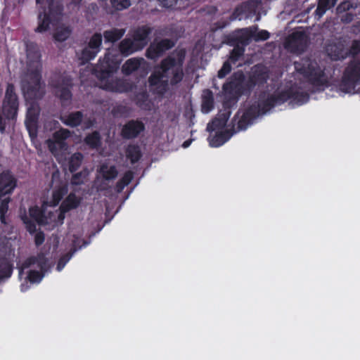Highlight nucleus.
Returning <instances> with one entry per match:
<instances>
[{"mask_svg":"<svg viewBox=\"0 0 360 360\" xmlns=\"http://www.w3.org/2000/svg\"><path fill=\"white\" fill-rule=\"evenodd\" d=\"M82 120V115L80 112L70 113L61 117L62 122L68 126L76 127L79 125Z\"/></svg>","mask_w":360,"mask_h":360,"instance_id":"obj_26","label":"nucleus"},{"mask_svg":"<svg viewBox=\"0 0 360 360\" xmlns=\"http://www.w3.org/2000/svg\"><path fill=\"white\" fill-rule=\"evenodd\" d=\"M289 97L290 92L288 91L281 89L271 96L264 106L258 108L252 106L247 110L240 111L238 114V129L239 130L245 129L257 116L266 113L271 106L283 103Z\"/></svg>","mask_w":360,"mask_h":360,"instance_id":"obj_4","label":"nucleus"},{"mask_svg":"<svg viewBox=\"0 0 360 360\" xmlns=\"http://www.w3.org/2000/svg\"><path fill=\"white\" fill-rule=\"evenodd\" d=\"M85 177H86V174L78 173L73 176L72 182L74 184H79L83 182Z\"/></svg>","mask_w":360,"mask_h":360,"instance_id":"obj_44","label":"nucleus"},{"mask_svg":"<svg viewBox=\"0 0 360 360\" xmlns=\"http://www.w3.org/2000/svg\"><path fill=\"white\" fill-rule=\"evenodd\" d=\"M201 108L204 113L210 112L214 108L213 94L209 90H205L202 92Z\"/></svg>","mask_w":360,"mask_h":360,"instance_id":"obj_24","label":"nucleus"},{"mask_svg":"<svg viewBox=\"0 0 360 360\" xmlns=\"http://www.w3.org/2000/svg\"><path fill=\"white\" fill-rule=\"evenodd\" d=\"M269 33L266 30H259L257 27H252L243 29L240 31L239 41L242 44H246L250 40L260 41L269 39Z\"/></svg>","mask_w":360,"mask_h":360,"instance_id":"obj_14","label":"nucleus"},{"mask_svg":"<svg viewBox=\"0 0 360 360\" xmlns=\"http://www.w3.org/2000/svg\"><path fill=\"white\" fill-rule=\"evenodd\" d=\"M39 113V105L37 103H30V105L27 108V118L25 120V124L30 133L35 130Z\"/></svg>","mask_w":360,"mask_h":360,"instance_id":"obj_19","label":"nucleus"},{"mask_svg":"<svg viewBox=\"0 0 360 360\" xmlns=\"http://www.w3.org/2000/svg\"><path fill=\"white\" fill-rule=\"evenodd\" d=\"M149 30L146 27L137 29L134 34V41L139 49H143L148 43Z\"/></svg>","mask_w":360,"mask_h":360,"instance_id":"obj_23","label":"nucleus"},{"mask_svg":"<svg viewBox=\"0 0 360 360\" xmlns=\"http://www.w3.org/2000/svg\"><path fill=\"white\" fill-rule=\"evenodd\" d=\"M307 97L304 96L303 101H298L297 103H298V104H302L304 102H305L307 101Z\"/></svg>","mask_w":360,"mask_h":360,"instance_id":"obj_51","label":"nucleus"},{"mask_svg":"<svg viewBox=\"0 0 360 360\" xmlns=\"http://www.w3.org/2000/svg\"><path fill=\"white\" fill-rule=\"evenodd\" d=\"M352 8V4L349 1H345L339 5L337 8L338 13L345 12L346 11H349L350 8Z\"/></svg>","mask_w":360,"mask_h":360,"instance_id":"obj_43","label":"nucleus"},{"mask_svg":"<svg viewBox=\"0 0 360 360\" xmlns=\"http://www.w3.org/2000/svg\"><path fill=\"white\" fill-rule=\"evenodd\" d=\"M360 52V41H354L350 46L349 53L352 55Z\"/></svg>","mask_w":360,"mask_h":360,"instance_id":"obj_42","label":"nucleus"},{"mask_svg":"<svg viewBox=\"0 0 360 360\" xmlns=\"http://www.w3.org/2000/svg\"><path fill=\"white\" fill-rule=\"evenodd\" d=\"M145 60L143 58H132L128 59L122 65V71L124 75H130L141 67H145Z\"/></svg>","mask_w":360,"mask_h":360,"instance_id":"obj_21","label":"nucleus"},{"mask_svg":"<svg viewBox=\"0 0 360 360\" xmlns=\"http://www.w3.org/2000/svg\"><path fill=\"white\" fill-rule=\"evenodd\" d=\"M34 240L36 245H41L44 240V234L41 232H37L34 236Z\"/></svg>","mask_w":360,"mask_h":360,"instance_id":"obj_48","label":"nucleus"},{"mask_svg":"<svg viewBox=\"0 0 360 360\" xmlns=\"http://www.w3.org/2000/svg\"><path fill=\"white\" fill-rule=\"evenodd\" d=\"M85 141L90 147L96 148L100 143V136L97 132H94L86 136Z\"/></svg>","mask_w":360,"mask_h":360,"instance_id":"obj_37","label":"nucleus"},{"mask_svg":"<svg viewBox=\"0 0 360 360\" xmlns=\"http://www.w3.org/2000/svg\"><path fill=\"white\" fill-rule=\"evenodd\" d=\"M30 266H32L33 269L29 271L27 278L30 283H39L41 280L43 275L40 272L35 271L34 268L39 267L41 270L46 269L47 267L46 259L43 255L39 256L38 258H30L23 264L22 270L20 272V274H22L24 269Z\"/></svg>","mask_w":360,"mask_h":360,"instance_id":"obj_12","label":"nucleus"},{"mask_svg":"<svg viewBox=\"0 0 360 360\" xmlns=\"http://www.w3.org/2000/svg\"><path fill=\"white\" fill-rule=\"evenodd\" d=\"M191 143V141H186L184 142L182 146L186 148L190 146Z\"/></svg>","mask_w":360,"mask_h":360,"instance_id":"obj_50","label":"nucleus"},{"mask_svg":"<svg viewBox=\"0 0 360 360\" xmlns=\"http://www.w3.org/2000/svg\"><path fill=\"white\" fill-rule=\"evenodd\" d=\"M101 44H102V36L101 34H94L91 37V39L88 43V46H90V48L96 49V51H98V52H99L101 50Z\"/></svg>","mask_w":360,"mask_h":360,"instance_id":"obj_35","label":"nucleus"},{"mask_svg":"<svg viewBox=\"0 0 360 360\" xmlns=\"http://www.w3.org/2000/svg\"><path fill=\"white\" fill-rule=\"evenodd\" d=\"M126 156L131 163L136 162L140 158L139 148L135 146H129L127 149Z\"/></svg>","mask_w":360,"mask_h":360,"instance_id":"obj_34","label":"nucleus"},{"mask_svg":"<svg viewBox=\"0 0 360 360\" xmlns=\"http://www.w3.org/2000/svg\"><path fill=\"white\" fill-rule=\"evenodd\" d=\"M70 135L69 130L61 129L53 135V138L46 141V144L49 150L53 154L58 160L61 161L64 155L68 149V146L65 140Z\"/></svg>","mask_w":360,"mask_h":360,"instance_id":"obj_11","label":"nucleus"},{"mask_svg":"<svg viewBox=\"0 0 360 360\" xmlns=\"http://www.w3.org/2000/svg\"><path fill=\"white\" fill-rule=\"evenodd\" d=\"M256 20H259V16L257 17Z\"/></svg>","mask_w":360,"mask_h":360,"instance_id":"obj_53","label":"nucleus"},{"mask_svg":"<svg viewBox=\"0 0 360 360\" xmlns=\"http://www.w3.org/2000/svg\"><path fill=\"white\" fill-rule=\"evenodd\" d=\"M113 8L121 11L129 8L131 4V0H110Z\"/></svg>","mask_w":360,"mask_h":360,"instance_id":"obj_36","label":"nucleus"},{"mask_svg":"<svg viewBox=\"0 0 360 360\" xmlns=\"http://www.w3.org/2000/svg\"><path fill=\"white\" fill-rule=\"evenodd\" d=\"M174 46L172 41L168 39H164L160 41H155L152 44L147 51V56L151 59H155L162 54L164 51L168 50Z\"/></svg>","mask_w":360,"mask_h":360,"instance_id":"obj_17","label":"nucleus"},{"mask_svg":"<svg viewBox=\"0 0 360 360\" xmlns=\"http://www.w3.org/2000/svg\"><path fill=\"white\" fill-rule=\"evenodd\" d=\"M229 117V112L223 113L207 125V129L212 133L209 138L210 145L212 147H219L230 139L233 133L230 131L226 125Z\"/></svg>","mask_w":360,"mask_h":360,"instance_id":"obj_8","label":"nucleus"},{"mask_svg":"<svg viewBox=\"0 0 360 360\" xmlns=\"http://www.w3.org/2000/svg\"><path fill=\"white\" fill-rule=\"evenodd\" d=\"M98 53V52L96 51V49L90 48V46H87L82 50L79 56V60H82V63H85L94 58Z\"/></svg>","mask_w":360,"mask_h":360,"instance_id":"obj_31","label":"nucleus"},{"mask_svg":"<svg viewBox=\"0 0 360 360\" xmlns=\"http://www.w3.org/2000/svg\"><path fill=\"white\" fill-rule=\"evenodd\" d=\"M267 77L266 68L263 66H257L254 70L251 81L254 84H259L265 82Z\"/></svg>","mask_w":360,"mask_h":360,"instance_id":"obj_25","label":"nucleus"},{"mask_svg":"<svg viewBox=\"0 0 360 360\" xmlns=\"http://www.w3.org/2000/svg\"><path fill=\"white\" fill-rule=\"evenodd\" d=\"M122 61L119 51L114 48L108 50L103 59L95 68V74L99 79L101 88L112 91H121L120 81L114 74L117 71Z\"/></svg>","mask_w":360,"mask_h":360,"instance_id":"obj_2","label":"nucleus"},{"mask_svg":"<svg viewBox=\"0 0 360 360\" xmlns=\"http://www.w3.org/2000/svg\"><path fill=\"white\" fill-rule=\"evenodd\" d=\"M70 256H64L63 257H62L58 263L57 270L58 271H61L66 264V263L70 260Z\"/></svg>","mask_w":360,"mask_h":360,"instance_id":"obj_47","label":"nucleus"},{"mask_svg":"<svg viewBox=\"0 0 360 360\" xmlns=\"http://www.w3.org/2000/svg\"><path fill=\"white\" fill-rule=\"evenodd\" d=\"M1 198V202L0 205V219L2 222H4V214L8 210L10 198L8 197Z\"/></svg>","mask_w":360,"mask_h":360,"instance_id":"obj_38","label":"nucleus"},{"mask_svg":"<svg viewBox=\"0 0 360 360\" xmlns=\"http://www.w3.org/2000/svg\"><path fill=\"white\" fill-rule=\"evenodd\" d=\"M72 30L69 26L61 25L56 27L53 38L56 41H63L66 40L71 34Z\"/></svg>","mask_w":360,"mask_h":360,"instance_id":"obj_27","label":"nucleus"},{"mask_svg":"<svg viewBox=\"0 0 360 360\" xmlns=\"http://www.w3.org/2000/svg\"><path fill=\"white\" fill-rule=\"evenodd\" d=\"M345 46L346 41L340 40L328 44L326 47V53L332 60L344 59L348 54V50Z\"/></svg>","mask_w":360,"mask_h":360,"instance_id":"obj_16","label":"nucleus"},{"mask_svg":"<svg viewBox=\"0 0 360 360\" xmlns=\"http://www.w3.org/2000/svg\"><path fill=\"white\" fill-rule=\"evenodd\" d=\"M100 173L105 179H112L117 176V172L115 167L103 165L100 169Z\"/></svg>","mask_w":360,"mask_h":360,"instance_id":"obj_32","label":"nucleus"},{"mask_svg":"<svg viewBox=\"0 0 360 360\" xmlns=\"http://www.w3.org/2000/svg\"><path fill=\"white\" fill-rule=\"evenodd\" d=\"M243 49L239 46L235 47L231 53V59L236 61L238 58L243 53Z\"/></svg>","mask_w":360,"mask_h":360,"instance_id":"obj_41","label":"nucleus"},{"mask_svg":"<svg viewBox=\"0 0 360 360\" xmlns=\"http://www.w3.org/2000/svg\"><path fill=\"white\" fill-rule=\"evenodd\" d=\"M143 129V124L141 122L131 121L124 125L122 135L125 138H133L136 136Z\"/></svg>","mask_w":360,"mask_h":360,"instance_id":"obj_20","label":"nucleus"},{"mask_svg":"<svg viewBox=\"0 0 360 360\" xmlns=\"http://www.w3.org/2000/svg\"><path fill=\"white\" fill-rule=\"evenodd\" d=\"M40 57L38 50L27 52L28 63L30 66L35 68L36 70L32 74L27 75L22 84V91L27 100L37 98L44 94V84L41 83L39 72Z\"/></svg>","mask_w":360,"mask_h":360,"instance_id":"obj_5","label":"nucleus"},{"mask_svg":"<svg viewBox=\"0 0 360 360\" xmlns=\"http://www.w3.org/2000/svg\"><path fill=\"white\" fill-rule=\"evenodd\" d=\"M18 101L14 87L11 84L7 86L2 106L0 108V131L4 133L8 122L13 120L18 112Z\"/></svg>","mask_w":360,"mask_h":360,"instance_id":"obj_7","label":"nucleus"},{"mask_svg":"<svg viewBox=\"0 0 360 360\" xmlns=\"http://www.w3.org/2000/svg\"><path fill=\"white\" fill-rule=\"evenodd\" d=\"M37 4L42 11L39 14L36 32H43L49 29L50 22L59 20L61 8L54 0H37Z\"/></svg>","mask_w":360,"mask_h":360,"instance_id":"obj_6","label":"nucleus"},{"mask_svg":"<svg viewBox=\"0 0 360 360\" xmlns=\"http://www.w3.org/2000/svg\"><path fill=\"white\" fill-rule=\"evenodd\" d=\"M125 33L124 29H112L104 32L103 36L105 41L109 42H114L120 39Z\"/></svg>","mask_w":360,"mask_h":360,"instance_id":"obj_29","label":"nucleus"},{"mask_svg":"<svg viewBox=\"0 0 360 360\" xmlns=\"http://www.w3.org/2000/svg\"><path fill=\"white\" fill-rule=\"evenodd\" d=\"M353 14L352 12L346 13L345 15L342 16V20L345 22H349L352 20Z\"/></svg>","mask_w":360,"mask_h":360,"instance_id":"obj_49","label":"nucleus"},{"mask_svg":"<svg viewBox=\"0 0 360 360\" xmlns=\"http://www.w3.org/2000/svg\"><path fill=\"white\" fill-rule=\"evenodd\" d=\"M15 187V180L10 173L6 172L0 174V198L11 193Z\"/></svg>","mask_w":360,"mask_h":360,"instance_id":"obj_18","label":"nucleus"},{"mask_svg":"<svg viewBox=\"0 0 360 360\" xmlns=\"http://www.w3.org/2000/svg\"><path fill=\"white\" fill-rule=\"evenodd\" d=\"M261 3L255 1L245 2L238 6L234 13L236 18L243 20L252 18L255 14H259Z\"/></svg>","mask_w":360,"mask_h":360,"instance_id":"obj_13","label":"nucleus"},{"mask_svg":"<svg viewBox=\"0 0 360 360\" xmlns=\"http://www.w3.org/2000/svg\"><path fill=\"white\" fill-rule=\"evenodd\" d=\"M23 221L26 224V228L29 232L34 233L36 231V225L34 222L27 218H24Z\"/></svg>","mask_w":360,"mask_h":360,"instance_id":"obj_45","label":"nucleus"},{"mask_svg":"<svg viewBox=\"0 0 360 360\" xmlns=\"http://www.w3.org/2000/svg\"><path fill=\"white\" fill-rule=\"evenodd\" d=\"M11 273V269L8 264L4 263L3 266V271L0 272V278L9 276Z\"/></svg>","mask_w":360,"mask_h":360,"instance_id":"obj_46","label":"nucleus"},{"mask_svg":"<svg viewBox=\"0 0 360 360\" xmlns=\"http://www.w3.org/2000/svg\"><path fill=\"white\" fill-rule=\"evenodd\" d=\"M183 56H169L165 59L161 67L157 69L150 76L149 82L151 86H156L160 93L165 90L167 84H175L183 78Z\"/></svg>","mask_w":360,"mask_h":360,"instance_id":"obj_3","label":"nucleus"},{"mask_svg":"<svg viewBox=\"0 0 360 360\" xmlns=\"http://www.w3.org/2000/svg\"><path fill=\"white\" fill-rule=\"evenodd\" d=\"M337 0H319L317 8L316 10V14L321 18L326 11L333 6Z\"/></svg>","mask_w":360,"mask_h":360,"instance_id":"obj_30","label":"nucleus"},{"mask_svg":"<svg viewBox=\"0 0 360 360\" xmlns=\"http://www.w3.org/2000/svg\"><path fill=\"white\" fill-rule=\"evenodd\" d=\"M120 52L126 56L140 50L138 46L134 43V40L131 41L129 39H125L122 41L120 45Z\"/></svg>","mask_w":360,"mask_h":360,"instance_id":"obj_28","label":"nucleus"},{"mask_svg":"<svg viewBox=\"0 0 360 360\" xmlns=\"http://www.w3.org/2000/svg\"><path fill=\"white\" fill-rule=\"evenodd\" d=\"M231 71V65L229 62H225L222 68L218 72V77L224 78Z\"/></svg>","mask_w":360,"mask_h":360,"instance_id":"obj_39","label":"nucleus"},{"mask_svg":"<svg viewBox=\"0 0 360 360\" xmlns=\"http://www.w3.org/2000/svg\"><path fill=\"white\" fill-rule=\"evenodd\" d=\"M72 254H74V252H72V253L70 255V257H72ZM67 256H69V255H68Z\"/></svg>","mask_w":360,"mask_h":360,"instance_id":"obj_52","label":"nucleus"},{"mask_svg":"<svg viewBox=\"0 0 360 360\" xmlns=\"http://www.w3.org/2000/svg\"><path fill=\"white\" fill-rule=\"evenodd\" d=\"M360 84V61L351 62L344 72L340 90L344 93L354 94L357 92L356 87Z\"/></svg>","mask_w":360,"mask_h":360,"instance_id":"obj_10","label":"nucleus"},{"mask_svg":"<svg viewBox=\"0 0 360 360\" xmlns=\"http://www.w3.org/2000/svg\"><path fill=\"white\" fill-rule=\"evenodd\" d=\"M307 44V36L302 32H296L288 38L286 47L292 52H300L304 50Z\"/></svg>","mask_w":360,"mask_h":360,"instance_id":"obj_15","label":"nucleus"},{"mask_svg":"<svg viewBox=\"0 0 360 360\" xmlns=\"http://www.w3.org/2000/svg\"><path fill=\"white\" fill-rule=\"evenodd\" d=\"M52 197L49 202L40 210L37 207L30 209V216L39 225H49L51 228L60 225L63 223L66 212L77 208L81 202V198L74 193H70L61 202L58 209L56 206L68 193L67 184L60 179L58 172L52 174Z\"/></svg>","mask_w":360,"mask_h":360,"instance_id":"obj_1","label":"nucleus"},{"mask_svg":"<svg viewBox=\"0 0 360 360\" xmlns=\"http://www.w3.org/2000/svg\"><path fill=\"white\" fill-rule=\"evenodd\" d=\"M132 178H133L132 172H126L120 183V184L121 185L120 188L122 189L124 186L129 184L131 182Z\"/></svg>","mask_w":360,"mask_h":360,"instance_id":"obj_40","label":"nucleus"},{"mask_svg":"<svg viewBox=\"0 0 360 360\" xmlns=\"http://www.w3.org/2000/svg\"><path fill=\"white\" fill-rule=\"evenodd\" d=\"M83 156L79 153L71 155L69 160V168L71 172L77 170L82 164Z\"/></svg>","mask_w":360,"mask_h":360,"instance_id":"obj_33","label":"nucleus"},{"mask_svg":"<svg viewBox=\"0 0 360 360\" xmlns=\"http://www.w3.org/2000/svg\"><path fill=\"white\" fill-rule=\"evenodd\" d=\"M295 68L317 86L326 85L329 81L328 74L321 70L316 61L304 59L301 62H295Z\"/></svg>","mask_w":360,"mask_h":360,"instance_id":"obj_9","label":"nucleus"},{"mask_svg":"<svg viewBox=\"0 0 360 360\" xmlns=\"http://www.w3.org/2000/svg\"><path fill=\"white\" fill-rule=\"evenodd\" d=\"M70 85V82L69 79H63L61 82H58L55 85V93L62 101H68L71 98L69 90Z\"/></svg>","mask_w":360,"mask_h":360,"instance_id":"obj_22","label":"nucleus"}]
</instances>
